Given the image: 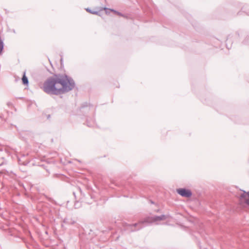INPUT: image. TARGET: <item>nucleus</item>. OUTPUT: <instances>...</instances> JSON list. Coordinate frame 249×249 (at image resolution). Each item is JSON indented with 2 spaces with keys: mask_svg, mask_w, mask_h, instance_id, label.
<instances>
[{
  "mask_svg": "<svg viewBox=\"0 0 249 249\" xmlns=\"http://www.w3.org/2000/svg\"><path fill=\"white\" fill-rule=\"evenodd\" d=\"M22 83L24 85H28L29 83L28 78L25 76V73H24V75L22 78Z\"/></svg>",
  "mask_w": 249,
  "mask_h": 249,
  "instance_id": "nucleus-5",
  "label": "nucleus"
},
{
  "mask_svg": "<svg viewBox=\"0 0 249 249\" xmlns=\"http://www.w3.org/2000/svg\"><path fill=\"white\" fill-rule=\"evenodd\" d=\"M112 11H113L115 13L117 14V15L120 16H122V17H124L122 14H121V13L119 12H117L116 11H115L114 10H111Z\"/></svg>",
  "mask_w": 249,
  "mask_h": 249,
  "instance_id": "nucleus-6",
  "label": "nucleus"
},
{
  "mask_svg": "<svg viewBox=\"0 0 249 249\" xmlns=\"http://www.w3.org/2000/svg\"><path fill=\"white\" fill-rule=\"evenodd\" d=\"M177 192L181 196L185 197H190L192 195V193L190 190L185 188L178 189L177 190Z\"/></svg>",
  "mask_w": 249,
  "mask_h": 249,
  "instance_id": "nucleus-3",
  "label": "nucleus"
},
{
  "mask_svg": "<svg viewBox=\"0 0 249 249\" xmlns=\"http://www.w3.org/2000/svg\"><path fill=\"white\" fill-rule=\"evenodd\" d=\"M75 86L73 79L65 74H55L48 78L41 87L48 94L58 95L72 90Z\"/></svg>",
  "mask_w": 249,
  "mask_h": 249,
  "instance_id": "nucleus-1",
  "label": "nucleus"
},
{
  "mask_svg": "<svg viewBox=\"0 0 249 249\" xmlns=\"http://www.w3.org/2000/svg\"><path fill=\"white\" fill-rule=\"evenodd\" d=\"M79 191H80V192H81V189H80V188H79Z\"/></svg>",
  "mask_w": 249,
  "mask_h": 249,
  "instance_id": "nucleus-9",
  "label": "nucleus"
},
{
  "mask_svg": "<svg viewBox=\"0 0 249 249\" xmlns=\"http://www.w3.org/2000/svg\"><path fill=\"white\" fill-rule=\"evenodd\" d=\"M97 13H98V12L96 11H92V13H91V14H97Z\"/></svg>",
  "mask_w": 249,
  "mask_h": 249,
  "instance_id": "nucleus-8",
  "label": "nucleus"
},
{
  "mask_svg": "<svg viewBox=\"0 0 249 249\" xmlns=\"http://www.w3.org/2000/svg\"><path fill=\"white\" fill-rule=\"evenodd\" d=\"M86 11L90 13H92V11H91L90 9L87 8L86 9Z\"/></svg>",
  "mask_w": 249,
  "mask_h": 249,
  "instance_id": "nucleus-7",
  "label": "nucleus"
},
{
  "mask_svg": "<svg viewBox=\"0 0 249 249\" xmlns=\"http://www.w3.org/2000/svg\"><path fill=\"white\" fill-rule=\"evenodd\" d=\"M240 198L249 205V191L246 192L244 191L243 194L240 196Z\"/></svg>",
  "mask_w": 249,
  "mask_h": 249,
  "instance_id": "nucleus-4",
  "label": "nucleus"
},
{
  "mask_svg": "<svg viewBox=\"0 0 249 249\" xmlns=\"http://www.w3.org/2000/svg\"><path fill=\"white\" fill-rule=\"evenodd\" d=\"M167 215L162 214L160 216H154L145 218L143 220L133 225H129L128 227L132 231L139 230L148 224L153 222L163 220L166 219Z\"/></svg>",
  "mask_w": 249,
  "mask_h": 249,
  "instance_id": "nucleus-2",
  "label": "nucleus"
}]
</instances>
